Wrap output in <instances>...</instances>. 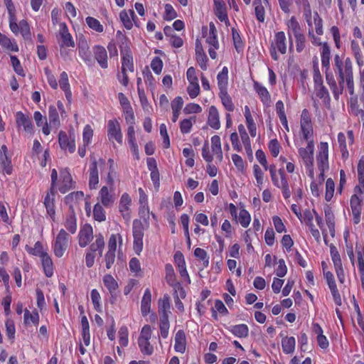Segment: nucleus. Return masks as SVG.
<instances>
[{"mask_svg": "<svg viewBox=\"0 0 364 364\" xmlns=\"http://www.w3.org/2000/svg\"><path fill=\"white\" fill-rule=\"evenodd\" d=\"M170 298L168 295L166 294L159 300V314H170Z\"/></svg>", "mask_w": 364, "mask_h": 364, "instance_id": "obj_52", "label": "nucleus"}, {"mask_svg": "<svg viewBox=\"0 0 364 364\" xmlns=\"http://www.w3.org/2000/svg\"><path fill=\"white\" fill-rule=\"evenodd\" d=\"M134 16V12L132 10L128 11L123 10L119 14V18L123 25L127 29H131L133 26L132 19Z\"/></svg>", "mask_w": 364, "mask_h": 364, "instance_id": "obj_39", "label": "nucleus"}, {"mask_svg": "<svg viewBox=\"0 0 364 364\" xmlns=\"http://www.w3.org/2000/svg\"><path fill=\"white\" fill-rule=\"evenodd\" d=\"M206 43L209 46L208 53L212 59L217 58L216 50L219 48L217 38V31L213 23L210 24L209 33L206 38Z\"/></svg>", "mask_w": 364, "mask_h": 364, "instance_id": "obj_10", "label": "nucleus"}, {"mask_svg": "<svg viewBox=\"0 0 364 364\" xmlns=\"http://www.w3.org/2000/svg\"><path fill=\"white\" fill-rule=\"evenodd\" d=\"M151 293L149 289H146L141 301V312L143 316H146L151 311Z\"/></svg>", "mask_w": 364, "mask_h": 364, "instance_id": "obj_27", "label": "nucleus"}, {"mask_svg": "<svg viewBox=\"0 0 364 364\" xmlns=\"http://www.w3.org/2000/svg\"><path fill=\"white\" fill-rule=\"evenodd\" d=\"M350 50L358 67H363L364 65L363 55L360 45L357 41L352 40L350 41Z\"/></svg>", "mask_w": 364, "mask_h": 364, "instance_id": "obj_28", "label": "nucleus"}, {"mask_svg": "<svg viewBox=\"0 0 364 364\" xmlns=\"http://www.w3.org/2000/svg\"><path fill=\"white\" fill-rule=\"evenodd\" d=\"M138 344L143 354L150 355L154 353V347L151 345L149 341L138 340Z\"/></svg>", "mask_w": 364, "mask_h": 364, "instance_id": "obj_63", "label": "nucleus"}, {"mask_svg": "<svg viewBox=\"0 0 364 364\" xmlns=\"http://www.w3.org/2000/svg\"><path fill=\"white\" fill-rule=\"evenodd\" d=\"M134 70L132 53L122 55V73L127 71L133 73Z\"/></svg>", "mask_w": 364, "mask_h": 364, "instance_id": "obj_36", "label": "nucleus"}, {"mask_svg": "<svg viewBox=\"0 0 364 364\" xmlns=\"http://www.w3.org/2000/svg\"><path fill=\"white\" fill-rule=\"evenodd\" d=\"M119 100L121 105L126 109V112H127L126 119L128 120V118L129 117L131 119L134 120V114L132 110V107L129 105L127 98L124 96V94L119 93Z\"/></svg>", "mask_w": 364, "mask_h": 364, "instance_id": "obj_61", "label": "nucleus"}, {"mask_svg": "<svg viewBox=\"0 0 364 364\" xmlns=\"http://www.w3.org/2000/svg\"><path fill=\"white\" fill-rule=\"evenodd\" d=\"M60 178L62 185L59 187V191L62 193H65L72 188V177L67 168L62 169L60 171Z\"/></svg>", "mask_w": 364, "mask_h": 364, "instance_id": "obj_22", "label": "nucleus"}, {"mask_svg": "<svg viewBox=\"0 0 364 364\" xmlns=\"http://www.w3.org/2000/svg\"><path fill=\"white\" fill-rule=\"evenodd\" d=\"M0 45L4 49L13 52L18 51V47L15 40H11L1 33H0Z\"/></svg>", "mask_w": 364, "mask_h": 364, "instance_id": "obj_33", "label": "nucleus"}, {"mask_svg": "<svg viewBox=\"0 0 364 364\" xmlns=\"http://www.w3.org/2000/svg\"><path fill=\"white\" fill-rule=\"evenodd\" d=\"M76 217L74 213L73 208H71L70 212L66 217L65 226L70 231V233L73 234L77 230V221Z\"/></svg>", "mask_w": 364, "mask_h": 364, "instance_id": "obj_41", "label": "nucleus"}, {"mask_svg": "<svg viewBox=\"0 0 364 364\" xmlns=\"http://www.w3.org/2000/svg\"><path fill=\"white\" fill-rule=\"evenodd\" d=\"M338 142L341 152L342 158L346 159L348 157L349 153L347 149L346 136L343 132L338 134Z\"/></svg>", "mask_w": 364, "mask_h": 364, "instance_id": "obj_47", "label": "nucleus"}, {"mask_svg": "<svg viewBox=\"0 0 364 364\" xmlns=\"http://www.w3.org/2000/svg\"><path fill=\"white\" fill-rule=\"evenodd\" d=\"M207 123L214 129H219L220 127L219 112L214 105L209 107Z\"/></svg>", "mask_w": 364, "mask_h": 364, "instance_id": "obj_23", "label": "nucleus"}, {"mask_svg": "<svg viewBox=\"0 0 364 364\" xmlns=\"http://www.w3.org/2000/svg\"><path fill=\"white\" fill-rule=\"evenodd\" d=\"M335 272L340 283L343 284L345 282V273L343 267L341 258L333 261Z\"/></svg>", "mask_w": 364, "mask_h": 364, "instance_id": "obj_55", "label": "nucleus"}, {"mask_svg": "<svg viewBox=\"0 0 364 364\" xmlns=\"http://www.w3.org/2000/svg\"><path fill=\"white\" fill-rule=\"evenodd\" d=\"M321 65L327 72L330 69L331 49L327 43H323L321 47Z\"/></svg>", "mask_w": 364, "mask_h": 364, "instance_id": "obj_29", "label": "nucleus"}, {"mask_svg": "<svg viewBox=\"0 0 364 364\" xmlns=\"http://www.w3.org/2000/svg\"><path fill=\"white\" fill-rule=\"evenodd\" d=\"M56 191H48L44 200L48 214L53 220H55V196Z\"/></svg>", "mask_w": 364, "mask_h": 364, "instance_id": "obj_25", "label": "nucleus"}, {"mask_svg": "<svg viewBox=\"0 0 364 364\" xmlns=\"http://www.w3.org/2000/svg\"><path fill=\"white\" fill-rule=\"evenodd\" d=\"M60 36L61 37V46L74 47L75 43L71 34L68 31V28L65 23H61L60 24L59 30Z\"/></svg>", "mask_w": 364, "mask_h": 364, "instance_id": "obj_21", "label": "nucleus"}, {"mask_svg": "<svg viewBox=\"0 0 364 364\" xmlns=\"http://www.w3.org/2000/svg\"><path fill=\"white\" fill-rule=\"evenodd\" d=\"M7 147L6 145H2L0 149V166L3 168L5 173L10 175L12 173V166L11 161L6 156Z\"/></svg>", "mask_w": 364, "mask_h": 364, "instance_id": "obj_26", "label": "nucleus"}, {"mask_svg": "<svg viewBox=\"0 0 364 364\" xmlns=\"http://www.w3.org/2000/svg\"><path fill=\"white\" fill-rule=\"evenodd\" d=\"M253 6L255 7V13L257 19L259 22H264L265 19V10L262 5V0H254Z\"/></svg>", "mask_w": 364, "mask_h": 364, "instance_id": "obj_45", "label": "nucleus"}, {"mask_svg": "<svg viewBox=\"0 0 364 364\" xmlns=\"http://www.w3.org/2000/svg\"><path fill=\"white\" fill-rule=\"evenodd\" d=\"M296 146L298 147V154L299 156L304 164L306 173L308 176L314 179V141H309L307 142L306 147L299 146L301 144H299L297 142L295 143Z\"/></svg>", "mask_w": 364, "mask_h": 364, "instance_id": "obj_2", "label": "nucleus"}, {"mask_svg": "<svg viewBox=\"0 0 364 364\" xmlns=\"http://www.w3.org/2000/svg\"><path fill=\"white\" fill-rule=\"evenodd\" d=\"M357 263L360 277H364V250L362 247H356Z\"/></svg>", "mask_w": 364, "mask_h": 364, "instance_id": "obj_60", "label": "nucleus"}, {"mask_svg": "<svg viewBox=\"0 0 364 364\" xmlns=\"http://www.w3.org/2000/svg\"><path fill=\"white\" fill-rule=\"evenodd\" d=\"M214 12L218 19L226 25L230 24L228 17L227 7L223 0H213Z\"/></svg>", "mask_w": 364, "mask_h": 364, "instance_id": "obj_16", "label": "nucleus"}, {"mask_svg": "<svg viewBox=\"0 0 364 364\" xmlns=\"http://www.w3.org/2000/svg\"><path fill=\"white\" fill-rule=\"evenodd\" d=\"M236 220L243 228H247L251 221V216L248 211L242 208L240 210Z\"/></svg>", "mask_w": 364, "mask_h": 364, "instance_id": "obj_57", "label": "nucleus"}, {"mask_svg": "<svg viewBox=\"0 0 364 364\" xmlns=\"http://www.w3.org/2000/svg\"><path fill=\"white\" fill-rule=\"evenodd\" d=\"M300 128L302 138L306 142L314 141L313 135V124L311 116L307 109H304L301 114Z\"/></svg>", "mask_w": 364, "mask_h": 364, "instance_id": "obj_5", "label": "nucleus"}, {"mask_svg": "<svg viewBox=\"0 0 364 364\" xmlns=\"http://www.w3.org/2000/svg\"><path fill=\"white\" fill-rule=\"evenodd\" d=\"M16 124L18 129L23 128V131L29 134L33 133V125L31 119L24 114L22 112L18 111L15 114Z\"/></svg>", "mask_w": 364, "mask_h": 364, "instance_id": "obj_12", "label": "nucleus"}, {"mask_svg": "<svg viewBox=\"0 0 364 364\" xmlns=\"http://www.w3.org/2000/svg\"><path fill=\"white\" fill-rule=\"evenodd\" d=\"M107 136L109 141L115 140L118 144H122L123 135L119 122L116 119L109 120L107 123Z\"/></svg>", "mask_w": 364, "mask_h": 364, "instance_id": "obj_9", "label": "nucleus"}, {"mask_svg": "<svg viewBox=\"0 0 364 364\" xmlns=\"http://www.w3.org/2000/svg\"><path fill=\"white\" fill-rule=\"evenodd\" d=\"M26 251L33 255L38 256L41 258L44 255H47L48 253L43 251V245L41 242L38 241L35 243L33 247H30L28 246L26 247Z\"/></svg>", "mask_w": 364, "mask_h": 364, "instance_id": "obj_54", "label": "nucleus"}, {"mask_svg": "<svg viewBox=\"0 0 364 364\" xmlns=\"http://www.w3.org/2000/svg\"><path fill=\"white\" fill-rule=\"evenodd\" d=\"M69 242V235L61 229L54 240L52 249L54 255L58 257H62L67 250Z\"/></svg>", "mask_w": 364, "mask_h": 364, "instance_id": "obj_6", "label": "nucleus"}, {"mask_svg": "<svg viewBox=\"0 0 364 364\" xmlns=\"http://www.w3.org/2000/svg\"><path fill=\"white\" fill-rule=\"evenodd\" d=\"M316 221L318 226L319 227V228L321 230L323 241H324L325 244L326 245H328L329 232H328V228L326 226V224L325 225L323 223L322 218L317 214H316Z\"/></svg>", "mask_w": 364, "mask_h": 364, "instance_id": "obj_59", "label": "nucleus"}, {"mask_svg": "<svg viewBox=\"0 0 364 364\" xmlns=\"http://www.w3.org/2000/svg\"><path fill=\"white\" fill-rule=\"evenodd\" d=\"M94 57L100 66L105 69L108 67L107 52L102 46H95L92 49Z\"/></svg>", "mask_w": 364, "mask_h": 364, "instance_id": "obj_19", "label": "nucleus"}, {"mask_svg": "<svg viewBox=\"0 0 364 364\" xmlns=\"http://www.w3.org/2000/svg\"><path fill=\"white\" fill-rule=\"evenodd\" d=\"M23 322L26 325H30L31 323L37 326L39 322V315L37 311H34L31 312L28 309L24 310Z\"/></svg>", "mask_w": 364, "mask_h": 364, "instance_id": "obj_44", "label": "nucleus"}, {"mask_svg": "<svg viewBox=\"0 0 364 364\" xmlns=\"http://www.w3.org/2000/svg\"><path fill=\"white\" fill-rule=\"evenodd\" d=\"M363 199L356 194H353L350 198V206L353 215V221L354 224H358L360 221V215L362 211Z\"/></svg>", "mask_w": 364, "mask_h": 364, "instance_id": "obj_13", "label": "nucleus"}, {"mask_svg": "<svg viewBox=\"0 0 364 364\" xmlns=\"http://www.w3.org/2000/svg\"><path fill=\"white\" fill-rule=\"evenodd\" d=\"M228 70L224 67L217 75L218 85L220 92L228 91Z\"/></svg>", "mask_w": 364, "mask_h": 364, "instance_id": "obj_32", "label": "nucleus"}, {"mask_svg": "<svg viewBox=\"0 0 364 364\" xmlns=\"http://www.w3.org/2000/svg\"><path fill=\"white\" fill-rule=\"evenodd\" d=\"M328 288L331 292L333 299L336 304L341 306L342 304V300L339 291L337 289L335 279L327 282Z\"/></svg>", "mask_w": 364, "mask_h": 364, "instance_id": "obj_46", "label": "nucleus"}, {"mask_svg": "<svg viewBox=\"0 0 364 364\" xmlns=\"http://www.w3.org/2000/svg\"><path fill=\"white\" fill-rule=\"evenodd\" d=\"M93 218L98 222H103L106 220V213L102 204L97 203L94 205Z\"/></svg>", "mask_w": 364, "mask_h": 364, "instance_id": "obj_51", "label": "nucleus"}, {"mask_svg": "<svg viewBox=\"0 0 364 364\" xmlns=\"http://www.w3.org/2000/svg\"><path fill=\"white\" fill-rule=\"evenodd\" d=\"M134 250L139 255L143 249L144 228L140 221L133 222Z\"/></svg>", "mask_w": 364, "mask_h": 364, "instance_id": "obj_8", "label": "nucleus"}, {"mask_svg": "<svg viewBox=\"0 0 364 364\" xmlns=\"http://www.w3.org/2000/svg\"><path fill=\"white\" fill-rule=\"evenodd\" d=\"M333 65L335 73L338 74V85L336 84L332 75L326 74V81L333 92L334 97L338 99L343 92L345 83L349 94L350 95H354V80L351 60L347 58L345 60H343L337 54L334 56Z\"/></svg>", "mask_w": 364, "mask_h": 364, "instance_id": "obj_1", "label": "nucleus"}, {"mask_svg": "<svg viewBox=\"0 0 364 364\" xmlns=\"http://www.w3.org/2000/svg\"><path fill=\"white\" fill-rule=\"evenodd\" d=\"M117 243H119V252H120L122 244V237L119 234H112L109 238L108 250L109 252L116 253Z\"/></svg>", "mask_w": 364, "mask_h": 364, "instance_id": "obj_37", "label": "nucleus"}, {"mask_svg": "<svg viewBox=\"0 0 364 364\" xmlns=\"http://www.w3.org/2000/svg\"><path fill=\"white\" fill-rule=\"evenodd\" d=\"M41 259L46 276L51 277L53 274V264L51 257L47 254L44 255Z\"/></svg>", "mask_w": 364, "mask_h": 364, "instance_id": "obj_38", "label": "nucleus"}, {"mask_svg": "<svg viewBox=\"0 0 364 364\" xmlns=\"http://www.w3.org/2000/svg\"><path fill=\"white\" fill-rule=\"evenodd\" d=\"M253 88L263 105L269 107L271 104V95L268 90L257 81H254Z\"/></svg>", "mask_w": 364, "mask_h": 364, "instance_id": "obj_17", "label": "nucleus"}, {"mask_svg": "<svg viewBox=\"0 0 364 364\" xmlns=\"http://www.w3.org/2000/svg\"><path fill=\"white\" fill-rule=\"evenodd\" d=\"M103 283L112 295L115 294L118 289V284L111 274H105L104 276Z\"/></svg>", "mask_w": 364, "mask_h": 364, "instance_id": "obj_42", "label": "nucleus"}, {"mask_svg": "<svg viewBox=\"0 0 364 364\" xmlns=\"http://www.w3.org/2000/svg\"><path fill=\"white\" fill-rule=\"evenodd\" d=\"M230 332L239 338H245L248 336L249 328L246 324H238L230 327Z\"/></svg>", "mask_w": 364, "mask_h": 364, "instance_id": "obj_43", "label": "nucleus"}, {"mask_svg": "<svg viewBox=\"0 0 364 364\" xmlns=\"http://www.w3.org/2000/svg\"><path fill=\"white\" fill-rule=\"evenodd\" d=\"M335 191V183L333 179L328 178L326 181V193H325V199L326 201L329 202L334 193Z\"/></svg>", "mask_w": 364, "mask_h": 364, "instance_id": "obj_64", "label": "nucleus"}, {"mask_svg": "<svg viewBox=\"0 0 364 364\" xmlns=\"http://www.w3.org/2000/svg\"><path fill=\"white\" fill-rule=\"evenodd\" d=\"M60 146L64 151L73 153L75 151V139L73 134L68 135L65 132L60 131L58 134Z\"/></svg>", "mask_w": 364, "mask_h": 364, "instance_id": "obj_11", "label": "nucleus"}, {"mask_svg": "<svg viewBox=\"0 0 364 364\" xmlns=\"http://www.w3.org/2000/svg\"><path fill=\"white\" fill-rule=\"evenodd\" d=\"M116 36L118 41V43L119 44L121 55L124 53H132L129 49V43L127 37L123 35L120 31L117 32Z\"/></svg>", "mask_w": 364, "mask_h": 364, "instance_id": "obj_40", "label": "nucleus"}, {"mask_svg": "<svg viewBox=\"0 0 364 364\" xmlns=\"http://www.w3.org/2000/svg\"><path fill=\"white\" fill-rule=\"evenodd\" d=\"M316 165L320 171L318 181H324V173L329 169L328 163V144L327 142H321L318 146L316 154Z\"/></svg>", "mask_w": 364, "mask_h": 364, "instance_id": "obj_3", "label": "nucleus"}, {"mask_svg": "<svg viewBox=\"0 0 364 364\" xmlns=\"http://www.w3.org/2000/svg\"><path fill=\"white\" fill-rule=\"evenodd\" d=\"M85 21L90 28L97 33L103 32L104 27L97 18L88 16L85 18Z\"/></svg>", "mask_w": 364, "mask_h": 364, "instance_id": "obj_56", "label": "nucleus"}, {"mask_svg": "<svg viewBox=\"0 0 364 364\" xmlns=\"http://www.w3.org/2000/svg\"><path fill=\"white\" fill-rule=\"evenodd\" d=\"M211 149L214 154L218 155V158L221 161L223 159V154L221 150L220 138L219 136L214 135L211 137Z\"/></svg>", "mask_w": 364, "mask_h": 364, "instance_id": "obj_50", "label": "nucleus"}, {"mask_svg": "<svg viewBox=\"0 0 364 364\" xmlns=\"http://www.w3.org/2000/svg\"><path fill=\"white\" fill-rule=\"evenodd\" d=\"M325 220L329 232V235H331V237H333L336 233L335 217L332 210L330 208H327L325 210Z\"/></svg>", "mask_w": 364, "mask_h": 364, "instance_id": "obj_34", "label": "nucleus"}, {"mask_svg": "<svg viewBox=\"0 0 364 364\" xmlns=\"http://www.w3.org/2000/svg\"><path fill=\"white\" fill-rule=\"evenodd\" d=\"M131 197L128 193H124L119 199V211L123 218L127 221L131 218Z\"/></svg>", "mask_w": 364, "mask_h": 364, "instance_id": "obj_14", "label": "nucleus"}, {"mask_svg": "<svg viewBox=\"0 0 364 364\" xmlns=\"http://www.w3.org/2000/svg\"><path fill=\"white\" fill-rule=\"evenodd\" d=\"M119 343L122 347L127 346L129 343V331L126 326H122L120 327L119 332Z\"/></svg>", "mask_w": 364, "mask_h": 364, "instance_id": "obj_62", "label": "nucleus"}, {"mask_svg": "<svg viewBox=\"0 0 364 364\" xmlns=\"http://www.w3.org/2000/svg\"><path fill=\"white\" fill-rule=\"evenodd\" d=\"M219 97L221 100V102L224 107L228 112H233L235 109V105L232 101L230 96L228 95V91L219 92Z\"/></svg>", "mask_w": 364, "mask_h": 364, "instance_id": "obj_48", "label": "nucleus"}, {"mask_svg": "<svg viewBox=\"0 0 364 364\" xmlns=\"http://www.w3.org/2000/svg\"><path fill=\"white\" fill-rule=\"evenodd\" d=\"M166 281L171 286L178 282L176 279V274L173 266L171 264L165 265Z\"/></svg>", "mask_w": 364, "mask_h": 364, "instance_id": "obj_58", "label": "nucleus"}, {"mask_svg": "<svg viewBox=\"0 0 364 364\" xmlns=\"http://www.w3.org/2000/svg\"><path fill=\"white\" fill-rule=\"evenodd\" d=\"M269 173L273 184L277 188L281 186L283 181H287L284 171L280 168L277 171L274 165L269 166Z\"/></svg>", "mask_w": 364, "mask_h": 364, "instance_id": "obj_24", "label": "nucleus"}, {"mask_svg": "<svg viewBox=\"0 0 364 364\" xmlns=\"http://www.w3.org/2000/svg\"><path fill=\"white\" fill-rule=\"evenodd\" d=\"M282 339V350L285 354H292L295 350L296 340L293 336L287 337L283 336L282 333H280Z\"/></svg>", "mask_w": 364, "mask_h": 364, "instance_id": "obj_30", "label": "nucleus"}, {"mask_svg": "<svg viewBox=\"0 0 364 364\" xmlns=\"http://www.w3.org/2000/svg\"><path fill=\"white\" fill-rule=\"evenodd\" d=\"M59 86L65 92V95L68 101L70 102L72 100V92L69 84L68 75L65 71L60 74Z\"/></svg>", "mask_w": 364, "mask_h": 364, "instance_id": "obj_31", "label": "nucleus"}, {"mask_svg": "<svg viewBox=\"0 0 364 364\" xmlns=\"http://www.w3.org/2000/svg\"><path fill=\"white\" fill-rule=\"evenodd\" d=\"M48 118L50 127L58 129L60 126L59 113L55 105H50L48 108Z\"/></svg>", "mask_w": 364, "mask_h": 364, "instance_id": "obj_35", "label": "nucleus"}, {"mask_svg": "<svg viewBox=\"0 0 364 364\" xmlns=\"http://www.w3.org/2000/svg\"><path fill=\"white\" fill-rule=\"evenodd\" d=\"M105 166V160L100 159L96 160L91 159V163L89 166V186L91 189H96L99 183V171H102Z\"/></svg>", "mask_w": 364, "mask_h": 364, "instance_id": "obj_4", "label": "nucleus"}, {"mask_svg": "<svg viewBox=\"0 0 364 364\" xmlns=\"http://www.w3.org/2000/svg\"><path fill=\"white\" fill-rule=\"evenodd\" d=\"M105 247V240L103 236L100 234L96 236L95 242L90 246V251L94 252L99 251L100 255H102Z\"/></svg>", "mask_w": 364, "mask_h": 364, "instance_id": "obj_49", "label": "nucleus"}, {"mask_svg": "<svg viewBox=\"0 0 364 364\" xmlns=\"http://www.w3.org/2000/svg\"><path fill=\"white\" fill-rule=\"evenodd\" d=\"M187 345L186 336L183 330H178L174 337L175 351L183 353L186 351Z\"/></svg>", "mask_w": 364, "mask_h": 364, "instance_id": "obj_20", "label": "nucleus"}, {"mask_svg": "<svg viewBox=\"0 0 364 364\" xmlns=\"http://www.w3.org/2000/svg\"><path fill=\"white\" fill-rule=\"evenodd\" d=\"M286 36L284 32L279 31L277 32L274 37V41L272 43V47L270 50V54L272 58L274 60L279 59V56L277 53V50L281 54H285L287 52V43H286Z\"/></svg>", "mask_w": 364, "mask_h": 364, "instance_id": "obj_7", "label": "nucleus"}, {"mask_svg": "<svg viewBox=\"0 0 364 364\" xmlns=\"http://www.w3.org/2000/svg\"><path fill=\"white\" fill-rule=\"evenodd\" d=\"M79 245L86 247L93 239V230L90 225H85L79 232Z\"/></svg>", "mask_w": 364, "mask_h": 364, "instance_id": "obj_18", "label": "nucleus"}, {"mask_svg": "<svg viewBox=\"0 0 364 364\" xmlns=\"http://www.w3.org/2000/svg\"><path fill=\"white\" fill-rule=\"evenodd\" d=\"M19 33L26 41H31V33L30 26L26 20L19 21Z\"/></svg>", "mask_w": 364, "mask_h": 364, "instance_id": "obj_53", "label": "nucleus"}, {"mask_svg": "<svg viewBox=\"0 0 364 364\" xmlns=\"http://www.w3.org/2000/svg\"><path fill=\"white\" fill-rule=\"evenodd\" d=\"M97 200L105 207L112 206L115 200L114 194L112 191H109L107 186H103L99 191Z\"/></svg>", "mask_w": 364, "mask_h": 364, "instance_id": "obj_15", "label": "nucleus"}]
</instances>
